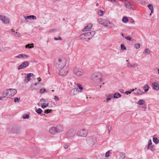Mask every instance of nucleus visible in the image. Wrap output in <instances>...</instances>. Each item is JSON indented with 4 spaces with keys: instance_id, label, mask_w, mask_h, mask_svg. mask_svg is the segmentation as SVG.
I'll use <instances>...</instances> for the list:
<instances>
[{
    "instance_id": "nucleus-62",
    "label": "nucleus",
    "mask_w": 159,
    "mask_h": 159,
    "mask_svg": "<svg viewBox=\"0 0 159 159\" xmlns=\"http://www.w3.org/2000/svg\"><path fill=\"white\" fill-rule=\"evenodd\" d=\"M110 6H111V4L109 3H108V5H107L106 6L108 7H110Z\"/></svg>"
},
{
    "instance_id": "nucleus-9",
    "label": "nucleus",
    "mask_w": 159,
    "mask_h": 159,
    "mask_svg": "<svg viewBox=\"0 0 159 159\" xmlns=\"http://www.w3.org/2000/svg\"><path fill=\"white\" fill-rule=\"evenodd\" d=\"M98 21L99 23L104 25L105 27L107 26L108 24H111L109 21L105 19H99L98 20Z\"/></svg>"
},
{
    "instance_id": "nucleus-1",
    "label": "nucleus",
    "mask_w": 159,
    "mask_h": 159,
    "mask_svg": "<svg viewBox=\"0 0 159 159\" xmlns=\"http://www.w3.org/2000/svg\"><path fill=\"white\" fill-rule=\"evenodd\" d=\"M17 91L15 89H9L4 90L2 93L3 98H10L14 96Z\"/></svg>"
},
{
    "instance_id": "nucleus-32",
    "label": "nucleus",
    "mask_w": 159,
    "mask_h": 159,
    "mask_svg": "<svg viewBox=\"0 0 159 159\" xmlns=\"http://www.w3.org/2000/svg\"><path fill=\"white\" fill-rule=\"evenodd\" d=\"M122 21L123 22L126 23L128 21V19L126 17H124L122 19Z\"/></svg>"
},
{
    "instance_id": "nucleus-49",
    "label": "nucleus",
    "mask_w": 159,
    "mask_h": 159,
    "mask_svg": "<svg viewBox=\"0 0 159 159\" xmlns=\"http://www.w3.org/2000/svg\"><path fill=\"white\" fill-rule=\"evenodd\" d=\"M127 66L129 67L132 68V64H131L129 62H128L127 64Z\"/></svg>"
},
{
    "instance_id": "nucleus-17",
    "label": "nucleus",
    "mask_w": 159,
    "mask_h": 159,
    "mask_svg": "<svg viewBox=\"0 0 159 159\" xmlns=\"http://www.w3.org/2000/svg\"><path fill=\"white\" fill-rule=\"evenodd\" d=\"M24 18L26 22L28 21L27 19L35 20L36 19V17L34 15H30L24 16Z\"/></svg>"
},
{
    "instance_id": "nucleus-46",
    "label": "nucleus",
    "mask_w": 159,
    "mask_h": 159,
    "mask_svg": "<svg viewBox=\"0 0 159 159\" xmlns=\"http://www.w3.org/2000/svg\"><path fill=\"white\" fill-rule=\"evenodd\" d=\"M20 100V99L18 98H14V102H19V101Z\"/></svg>"
},
{
    "instance_id": "nucleus-42",
    "label": "nucleus",
    "mask_w": 159,
    "mask_h": 159,
    "mask_svg": "<svg viewBox=\"0 0 159 159\" xmlns=\"http://www.w3.org/2000/svg\"><path fill=\"white\" fill-rule=\"evenodd\" d=\"M103 11L102 10H100L98 11V14L100 16H102L103 15Z\"/></svg>"
},
{
    "instance_id": "nucleus-51",
    "label": "nucleus",
    "mask_w": 159,
    "mask_h": 159,
    "mask_svg": "<svg viewBox=\"0 0 159 159\" xmlns=\"http://www.w3.org/2000/svg\"><path fill=\"white\" fill-rule=\"evenodd\" d=\"M110 152L109 151H108L106 153L105 156L106 157H108L110 156Z\"/></svg>"
},
{
    "instance_id": "nucleus-10",
    "label": "nucleus",
    "mask_w": 159,
    "mask_h": 159,
    "mask_svg": "<svg viewBox=\"0 0 159 159\" xmlns=\"http://www.w3.org/2000/svg\"><path fill=\"white\" fill-rule=\"evenodd\" d=\"M68 70L67 69L60 68L59 74L61 76H64L67 74Z\"/></svg>"
},
{
    "instance_id": "nucleus-52",
    "label": "nucleus",
    "mask_w": 159,
    "mask_h": 159,
    "mask_svg": "<svg viewBox=\"0 0 159 159\" xmlns=\"http://www.w3.org/2000/svg\"><path fill=\"white\" fill-rule=\"evenodd\" d=\"M78 86L79 87V89L81 90L83 89V87L81 86V85L80 84H78Z\"/></svg>"
},
{
    "instance_id": "nucleus-50",
    "label": "nucleus",
    "mask_w": 159,
    "mask_h": 159,
    "mask_svg": "<svg viewBox=\"0 0 159 159\" xmlns=\"http://www.w3.org/2000/svg\"><path fill=\"white\" fill-rule=\"evenodd\" d=\"M111 129V126L109 125L107 127V130L108 131L109 133H110V130Z\"/></svg>"
},
{
    "instance_id": "nucleus-20",
    "label": "nucleus",
    "mask_w": 159,
    "mask_h": 159,
    "mask_svg": "<svg viewBox=\"0 0 159 159\" xmlns=\"http://www.w3.org/2000/svg\"><path fill=\"white\" fill-rule=\"evenodd\" d=\"M49 132L52 134H55L57 132L56 128L55 127H52L49 130Z\"/></svg>"
},
{
    "instance_id": "nucleus-3",
    "label": "nucleus",
    "mask_w": 159,
    "mask_h": 159,
    "mask_svg": "<svg viewBox=\"0 0 159 159\" xmlns=\"http://www.w3.org/2000/svg\"><path fill=\"white\" fill-rule=\"evenodd\" d=\"M86 141L89 145L92 146L96 142V139L95 137L91 136L87 138Z\"/></svg>"
},
{
    "instance_id": "nucleus-34",
    "label": "nucleus",
    "mask_w": 159,
    "mask_h": 159,
    "mask_svg": "<svg viewBox=\"0 0 159 159\" xmlns=\"http://www.w3.org/2000/svg\"><path fill=\"white\" fill-rule=\"evenodd\" d=\"M36 111L38 114H40L42 112V110L41 108H39L37 109Z\"/></svg>"
},
{
    "instance_id": "nucleus-64",
    "label": "nucleus",
    "mask_w": 159,
    "mask_h": 159,
    "mask_svg": "<svg viewBox=\"0 0 159 159\" xmlns=\"http://www.w3.org/2000/svg\"><path fill=\"white\" fill-rule=\"evenodd\" d=\"M38 80L39 82H40L41 80V79L40 78H38Z\"/></svg>"
},
{
    "instance_id": "nucleus-6",
    "label": "nucleus",
    "mask_w": 159,
    "mask_h": 159,
    "mask_svg": "<svg viewBox=\"0 0 159 159\" xmlns=\"http://www.w3.org/2000/svg\"><path fill=\"white\" fill-rule=\"evenodd\" d=\"M88 133L87 130L83 129L78 131L77 133V134L79 136L84 137L87 135Z\"/></svg>"
},
{
    "instance_id": "nucleus-35",
    "label": "nucleus",
    "mask_w": 159,
    "mask_h": 159,
    "mask_svg": "<svg viewBox=\"0 0 159 159\" xmlns=\"http://www.w3.org/2000/svg\"><path fill=\"white\" fill-rule=\"evenodd\" d=\"M134 91V89H130L129 91H126L125 92V93L127 95H128L129 94L131 93Z\"/></svg>"
},
{
    "instance_id": "nucleus-44",
    "label": "nucleus",
    "mask_w": 159,
    "mask_h": 159,
    "mask_svg": "<svg viewBox=\"0 0 159 159\" xmlns=\"http://www.w3.org/2000/svg\"><path fill=\"white\" fill-rule=\"evenodd\" d=\"M15 57L18 58H24V56L23 54H20L16 56V57Z\"/></svg>"
},
{
    "instance_id": "nucleus-27",
    "label": "nucleus",
    "mask_w": 159,
    "mask_h": 159,
    "mask_svg": "<svg viewBox=\"0 0 159 159\" xmlns=\"http://www.w3.org/2000/svg\"><path fill=\"white\" fill-rule=\"evenodd\" d=\"M145 101L143 99H140L137 102V104L139 105H142L145 104Z\"/></svg>"
},
{
    "instance_id": "nucleus-24",
    "label": "nucleus",
    "mask_w": 159,
    "mask_h": 159,
    "mask_svg": "<svg viewBox=\"0 0 159 159\" xmlns=\"http://www.w3.org/2000/svg\"><path fill=\"white\" fill-rule=\"evenodd\" d=\"M113 98V95L112 94L109 95L107 96L106 99V102H107L109 101L111 99Z\"/></svg>"
},
{
    "instance_id": "nucleus-19",
    "label": "nucleus",
    "mask_w": 159,
    "mask_h": 159,
    "mask_svg": "<svg viewBox=\"0 0 159 159\" xmlns=\"http://www.w3.org/2000/svg\"><path fill=\"white\" fill-rule=\"evenodd\" d=\"M152 86L154 89L157 91L159 90V86L156 82H154L152 84Z\"/></svg>"
},
{
    "instance_id": "nucleus-60",
    "label": "nucleus",
    "mask_w": 159,
    "mask_h": 159,
    "mask_svg": "<svg viewBox=\"0 0 159 159\" xmlns=\"http://www.w3.org/2000/svg\"><path fill=\"white\" fill-rule=\"evenodd\" d=\"M154 148V146L153 145L152 146L150 147V149L152 151H153V149Z\"/></svg>"
},
{
    "instance_id": "nucleus-53",
    "label": "nucleus",
    "mask_w": 159,
    "mask_h": 159,
    "mask_svg": "<svg viewBox=\"0 0 159 159\" xmlns=\"http://www.w3.org/2000/svg\"><path fill=\"white\" fill-rule=\"evenodd\" d=\"M54 99L56 101H58L59 100V98L57 96H54Z\"/></svg>"
},
{
    "instance_id": "nucleus-54",
    "label": "nucleus",
    "mask_w": 159,
    "mask_h": 159,
    "mask_svg": "<svg viewBox=\"0 0 159 159\" xmlns=\"http://www.w3.org/2000/svg\"><path fill=\"white\" fill-rule=\"evenodd\" d=\"M145 52L147 54H150V52L149 51V49L148 48H147L145 50Z\"/></svg>"
},
{
    "instance_id": "nucleus-57",
    "label": "nucleus",
    "mask_w": 159,
    "mask_h": 159,
    "mask_svg": "<svg viewBox=\"0 0 159 159\" xmlns=\"http://www.w3.org/2000/svg\"><path fill=\"white\" fill-rule=\"evenodd\" d=\"M125 38L127 40H131V38L129 36L125 37Z\"/></svg>"
},
{
    "instance_id": "nucleus-14",
    "label": "nucleus",
    "mask_w": 159,
    "mask_h": 159,
    "mask_svg": "<svg viewBox=\"0 0 159 159\" xmlns=\"http://www.w3.org/2000/svg\"><path fill=\"white\" fill-rule=\"evenodd\" d=\"M34 75L33 73H30L27 74V76L25 77V79L24 80V82L28 83L29 81H30V77L33 76Z\"/></svg>"
},
{
    "instance_id": "nucleus-31",
    "label": "nucleus",
    "mask_w": 159,
    "mask_h": 159,
    "mask_svg": "<svg viewBox=\"0 0 159 159\" xmlns=\"http://www.w3.org/2000/svg\"><path fill=\"white\" fill-rule=\"evenodd\" d=\"M143 89L145 92H147L149 90V86L148 85H145L143 87Z\"/></svg>"
},
{
    "instance_id": "nucleus-37",
    "label": "nucleus",
    "mask_w": 159,
    "mask_h": 159,
    "mask_svg": "<svg viewBox=\"0 0 159 159\" xmlns=\"http://www.w3.org/2000/svg\"><path fill=\"white\" fill-rule=\"evenodd\" d=\"M48 106V103H43L41 107L42 108H44Z\"/></svg>"
},
{
    "instance_id": "nucleus-56",
    "label": "nucleus",
    "mask_w": 159,
    "mask_h": 159,
    "mask_svg": "<svg viewBox=\"0 0 159 159\" xmlns=\"http://www.w3.org/2000/svg\"><path fill=\"white\" fill-rule=\"evenodd\" d=\"M54 39L56 40H61L62 39H61V37H59L58 38H57V37H55L54 38Z\"/></svg>"
},
{
    "instance_id": "nucleus-7",
    "label": "nucleus",
    "mask_w": 159,
    "mask_h": 159,
    "mask_svg": "<svg viewBox=\"0 0 159 159\" xmlns=\"http://www.w3.org/2000/svg\"><path fill=\"white\" fill-rule=\"evenodd\" d=\"M73 71L75 74L77 76H81L84 73L83 70L80 68H74Z\"/></svg>"
},
{
    "instance_id": "nucleus-22",
    "label": "nucleus",
    "mask_w": 159,
    "mask_h": 159,
    "mask_svg": "<svg viewBox=\"0 0 159 159\" xmlns=\"http://www.w3.org/2000/svg\"><path fill=\"white\" fill-rule=\"evenodd\" d=\"M79 38L81 39H83L84 41H87L89 40H88V38H87L85 36V35H84V33L80 35L79 36Z\"/></svg>"
},
{
    "instance_id": "nucleus-40",
    "label": "nucleus",
    "mask_w": 159,
    "mask_h": 159,
    "mask_svg": "<svg viewBox=\"0 0 159 159\" xmlns=\"http://www.w3.org/2000/svg\"><path fill=\"white\" fill-rule=\"evenodd\" d=\"M52 111V109L49 110V109H48L44 111V113L45 114H48L49 113L51 112Z\"/></svg>"
},
{
    "instance_id": "nucleus-28",
    "label": "nucleus",
    "mask_w": 159,
    "mask_h": 159,
    "mask_svg": "<svg viewBox=\"0 0 159 159\" xmlns=\"http://www.w3.org/2000/svg\"><path fill=\"white\" fill-rule=\"evenodd\" d=\"M121 96V94L119 93H116L113 95V98H117Z\"/></svg>"
},
{
    "instance_id": "nucleus-59",
    "label": "nucleus",
    "mask_w": 159,
    "mask_h": 159,
    "mask_svg": "<svg viewBox=\"0 0 159 159\" xmlns=\"http://www.w3.org/2000/svg\"><path fill=\"white\" fill-rule=\"evenodd\" d=\"M68 147L69 146L67 145H65L64 147V148L66 149H67L68 148Z\"/></svg>"
},
{
    "instance_id": "nucleus-16",
    "label": "nucleus",
    "mask_w": 159,
    "mask_h": 159,
    "mask_svg": "<svg viewBox=\"0 0 159 159\" xmlns=\"http://www.w3.org/2000/svg\"><path fill=\"white\" fill-rule=\"evenodd\" d=\"M57 132V133H60L63 130L64 127L61 125H58L56 127Z\"/></svg>"
},
{
    "instance_id": "nucleus-15",
    "label": "nucleus",
    "mask_w": 159,
    "mask_h": 159,
    "mask_svg": "<svg viewBox=\"0 0 159 159\" xmlns=\"http://www.w3.org/2000/svg\"><path fill=\"white\" fill-rule=\"evenodd\" d=\"M134 93L136 95H140L143 94L144 92L142 91L139 89H138L137 88H135V89H134Z\"/></svg>"
},
{
    "instance_id": "nucleus-39",
    "label": "nucleus",
    "mask_w": 159,
    "mask_h": 159,
    "mask_svg": "<svg viewBox=\"0 0 159 159\" xmlns=\"http://www.w3.org/2000/svg\"><path fill=\"white\" fill-rule=\"evenodd\" d=\"M121 49L122 50H125L126 49V48L124 44H122L120 45Z\"/></svg>"
},
{
    "instance_id": "nucleus-26",
    "label": "nucleus",
    "mask_w": 159,
    "mask_h": 159,
    "mask_svg": "<svg viewBox=\"0 0 159 159\" xmlns=\"http://www.w3.org/2000/svg\"><path fill=\"white\" fill-rule=\"evenodd\" d=\"M34 48V44L32 43L30 44H28L27 45H26L25 46V48Z\"/></svg>"
},
{
    "instance_id": "nucleus-38",
    "label": "nucleus",
    "mask_w": 159,
    "mask_h": 159,
    "mask_svg": "<svg viewBox=\"0 0 159 159\" xmlns=\"http://www.w3.org/2000/svg\"><path fill=\"white\" fill-rule=\"evenodd\" d=\"M84 35H85V36L87 38L88 37H90L91 36L90 33V32H86V33H84Z\"/></svg>"
},
{
    "instance_id": "nucleus-12",
    "label": "nucleus",
    "mask_w": 159,
    "mask_h": 159,
    "mask_svg": "<svg viewBox=\"0 0 159 159\" xmlns=\"http://www.w3.org/2000/svg\"><path fill=\"white\" fill-rule=\"evenodd\" d=\"M79 92L78 88H74L71 89L70 93V95L73 96L77 94Z\"/></svg>"
},
{
    "instance_id": "nucleus-36",
    "label": "nucleus",
    "mask_w": 159,
    "mask_h": 159,
    "mask_svg": "<svg viewBox=\"0 0 159 159\" xmlns=\"http://www.w3.org/2000/svg\"><path fill=\"white\" fill-rule=\"evenodd\" d=\"M29 116L28 114H24L23 116V118L24 119H28L29 118Z\"/></svg>"
},
{
    "instance_id": "nucleus-43",
    "label": "nucleus",
    "mask_w": 159,
    "mask_h": 159,
    "mask_svg": "<svg viewBox=\"0 0 159 159\" xmlns=\"http://www.w3.org/2000/svg\"><path fill=\"white\" fill-rule=\"evenodd\" d=\"M134 47L136 49H138L140 47V44L139 43H136L135 44Z\"/></svg>"
},
{
    "instance_id": "nucleus-55",
    "label": "nucleus",
    "mask_w": 159,
    "mask_h": 159,
    "mask_svg": "<svg viewBox=\"0 0 159 159\" xmlns=\"http://www.w3.org/2000/svg\"><path fill=\"white\" fill-rule=\"evenodd\" d=\"M45 91V90L44 89H42L40 90V92L41 93H43Z\"/></svg>"
},
{
    "instance_id": "nucleus-8",
    "label": "nucleus",
    "mask_w": 159,
    "mask_h": 159,
    "mask_svg": "<svg viewBox=\"0 0 159 159\" xmlns=\"http://www.w3.org/2000/svg\"><path fill=\"white\" fill-rule=\"evenodd\" d=\"M0 20L4 24H8L9 23V19L5 16L0 14Z\"/></svg>"
},
{
    "instance_id": "nucleus-61",
    "label": "nucleus",
    "mask_w": 159,
    "mask_h": 159,
    "mask_svg": "<svg viewBox=\"0 0 159 159\" xmlns=\"http://www.w3.org/2000/svg\"><path fill=\"white\" fill-rule=\"evenodd\" d=\"M119 91L121 93H123L124 90L123 89H121L119 90Z\"/></svg>"
},
{
    "instance_id": "nucleus-18",
    "label": "nucleus",
    "mask_w": 159,
    "mask_h": 159,
    "mask_svg": "<svg viewBox=\"0 0 159 159\" xmlns=\"http://www.w3.org/2000/svg\"><path fill=\"white\" fill-rule=\"evenodd\" d=\"M92 26L93 25L92 24H89L87 26L85 27L82 30L83 31H89L92 28Z\"/></svg>"
},
{
    "instance_id": "nucleus-58",
    "label": "nucleus",
    "mask_w": 159,
    "mask_h": 159,
    "mask_svg": "<svg viewBox=\"0 0 159 159\" xmlns=\"http://www.w3.org/2000/svg\"><path fill=\"white\" fill-rule=\"evenodd\" d=\"M46 101L45 100L44 98H42L40 100V102H43Z\"/></svg>"
},
{
    "instance_id": "nucleus-63",
    "label": "nucleus",
    "mask_w": 159,
    "mask_h": 159,
    "mask_svg": "<svg viewBox=\"0 0 159 159\" xmlns=\"http://www.w3.org/2000/svg\"><path fill=\"white\" fill-rule=\"evenodd\" d=\"M23 55L24 56V57H29V56H27L26 55Z\"/></svg>"
},
{
    "instance_id": "nucleus-29",
    "label": "nucleus",
    "mask_w": 159,
    "mask_h": 159,
    "mask_svg": "<svg viewBox=\"0 0 159 159\" xmlns=\"http://www.w3.org/2000/svg\"><path fill=\"white\" fill-rule=\"evenodd\" d=\"M153 142L156 144H157L159 143V140L156 137H153Z\"/></svg>"
},
{
    "instance_id": "nucleus-25",
    "label": "nucleus",
    "mask_w": 159,
    "mask_h": 159,
    "mask_svg": "<svg viewBox=\"0 0 159 159\" xmlns=\"http://www.w3.org/2000/svg\"><path fill=\"white\" fill-rule=\"evenodd\" d=\"M119 154L120 157L119 159H124L125 158V154L124 153L120 152Z\"/></svg>"
},
{
    "instance_id": "nucleus-23",
    "label": "nucleus",
    "mask_w": 159,
    "mask_h": 159,
    "mask_svg": "<svg viewBox=\"0 0 159 159\" xmlns=\"http://www.w3.org/2000/svg\"><path fill=\"white\" fill-rule=\"evenodd\" d=\"M20 132V129L19 128H15L12 130V133H15L18 134Z\"/></svg>"
},
{
    "instance_id": "nucleus-45",
    "label": "nucleus",
    "mask_w": 159,
    "mask_h": 159,
    "mask_svg": "<svg viewBox=\"0 0 159 159\" xmlns=\"http://www.w3.org/2000/svg\"><path fill=\"white\" fill-rule=\"evenodd\" d=\"M14 34L16 36L18 37H20V34L19 33L16 32Z\"/></svg>"
},
{
    "instance_id": "nucleus-48",
    "label": "nucleus",
    "mask_w": 159,
    "mask_h": 159,
    "mask_svg": "<svg viewBox=\"0 0 159 159\" xmlns=\"http://www.w3.org/2000/svg\"><path fill=\"white\" fill-rule=\"evenodd\" d=\"M138 66V65L136 63H134L132 65V68H135Z\"/></svg>"
},
{
    "instance_id": "nucleus-5",
    "label": "nucleus",
    "mask_w": 159,
    "mask_h": 159,
    "mask_svg": "<svg viewBox=\"0 0 159 159\" xmlns=\"http://www.w3.org/2000/svg\"><path fill=\"white\" fill-rule=\"evenodd\" d=\"M76 131L74 129H69L67 133V137L69 138H71L74 137L75 135Z\"/></svg>"
},
{
    "instance_id": "nucleus-30",
    "label": "nucleus",
    "mask_w": 159,
    "mask_h": 159,
    "mask_svg": "<svg viewBox=\"0 0 159 159\" xmlns=\"http://www.w3.org/2000/svg\"><path fill=\"white\" fill-rule=\"evenodd\" d=\"M90 33L91 36L88 38V40H89L92 38V37L95 34V33L94 31L90 32Z\"/></svg>"
},
{
    "instance_id": "nucleus-2",
    "label": "nucleus",
    "mask_w": 159,
    "mask_h": 159,
    "mask_svg": "<svg viewBox=\"0 0 159 159\" xmlns=\"http://www.w3.org/2000/svg\"><path fill=\"white\" fill-rule=\"evenodd\" d=\"M102 77L101 74L99 72H97L92 75L91 79L94 82H97L101 81Z\"/></svg>"
},
{
    "instance_id": "nucleus-47",
    "label": "nucleus",
    "mask_w": 159,
    "mask_h": 159,
    "mask_svg": "<svg viewBox=\"0 0 159 159\" xmlns=\"http://www.w3.org/2000/svg\"><path fill=\"white\" fill-rule=\"evenodd\" d=\"M40 83H35V84H32L31 85V88H33V87H34V85H37V84H40Z\"/></svg>"
},
{
    "instance_id": "nucleus-11",
    "label": "nucleus",
    "mask_w": 159,
    "mask_h": 159,
    "mask_svg": "<svg viewBox=\"0 0 159 159\" xmlns=\"http://www.w3.org/2000/svg\"><path fill=\"white\" fill-rule=\"evenodd\" d=\"M29 65V63L27 61L22 62L21 64L18 66V69L20 70L25 68L27 67Z\"/></svg>"
},
{
    "instance_id": "nucleus-13",
    "label": "nucleus",
    "mask_w": 159,
    "mask_h": 159,
    "mask_svg": "<svg viewBox=\"0 0 159 159\" xmlns=\"http://www.w3.org/2000/svg\"><path fill=\"white\" fill-rule=\"evenodd\" d=\"M124 3L125 4L126 7L130 10H132L133 9V6L134 5L133 3H132L130 2H127L126 1L124 2Z\"/></svg>"
},
{
    "instance_id": "nucleus-41",
    "label": "nucleus",
    "mask_w": 159,
    "mask_h": 159,
    "mask_svg": "<svg viewBox=\"0 0 159 159\" xmlns=\"http://www.w3.org/2000/svg\"><path fill=\"white\" fill-rule=\"evenodd\" d=\"M152 142L151 141V139H150L148 142V145L147 146V149H149V147L152 144Z\"/></svg>"
},
{
    "instance_id": "nucleus-33",
    "label": "nucleus",
    "mask_w": 159,
    "mask_h": 159,
    "mask_svg": "<svg viewBox=\"0 0 159 159\" xmlns=\"http://www.w3.org/2000/svg\"><path fill=\"white\" fill-rule=\"evenodd\" d=\"M110 1H111V2L114 3L115 4H116V5H119V3L117 2L116 0H110Z\"/></svg>"
},
{
    "instance_id": "nucleus-21",
    "label": "nucleus",
    "mask_w": 159,
    "mask_h": 159,
    "mask_svg": "<svg viewBox=\"0 0 159 159\" xmlns=\"http://www.w3.org/2000/svg\"><path fill=\"white\" fill-rule=\"evenodd\" d=\"M147 7H148L149 9L151 11V13L150 14V15H151V14L154 11L153 6L151 4H149L148 5Z\"/></svg>"
},
{
    "instance_id": "nucleus-4",
    "label": "nucleus",
    "mask_w": 159,
    "mask_h": 159,
    "mask_svg": "<svg viewBox=\"0 0 159 159\" xmlns=\"http://www.w3.org/2000/svg\"><path fill=\"white\" fill-rule=\"evenodd\" d=\"M58 67L60 68H64L66 65V60L65 58L59 59L58 63Z\"/></svg>"
}]
</instances>
